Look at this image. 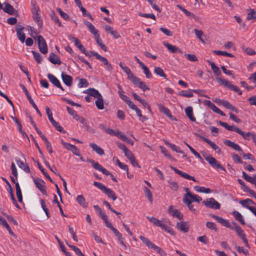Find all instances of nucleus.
<instances>
[{
  "label": "nucleus",
  "instance_id": "f257e3e1",
  "mask_svg": "<svg viewBox=\"0 0 256 256\" xmlns=\"http://www.w3.org/2000/svg\"><path fill=\"white\" fill-rule=\"evenodd\" d=\"M87 162L90 163L94 169L101 172L103 174H104L106 176H110L112 180H114L115 182H117V180L114 176V175L112 174H111L110 172L105 168L102 167L98 162H96L94 160H93L92 159H88Z\"/></svg>",
  "mask_w": 256,
  "mask_h": 256
},
{
  "label": "nucleus",
  "instance_id": "f03ea898",
  "mask_svg": "<svg viewBox=\"0 0 256 256\" xmlns=\"http://www.w3.org/2000/svg\"><path fill=\"white\" fill-rule=\"evenodd\" d=\"M202 156L212 168L220 169L224 172H226L225 168L223 167L215 158L205 152H202Z\"/></svg>",
  "mask_w": 256,
  "mask_h": 256
},
{
  "label": "nucleus",
  "instance_id": "7ed1b4c3",
  "mask_svg": "<svg viewBox=\"0 0 256 256\" xmlns=\"http://www.w3.org/2000/svg\"><path fill=\"white\" fill-rule=\"evenodd\" d=\"M94 185L102 191L108 198H112L113 200H116L117 197L116 196L114 192L111 189L106 187L102 183L98 182H94Z\"/></svg>",
  "mask_w": 256,
  "mask_h": 256
},
{
  "label": "nucleus",
  "instance_id": "20e7f679",
  "mask_svg": "<svg viewBox=\"0 0 256 256\" xmlns=\"http://www.w3.org/2000/svg\"><path fill=\"white\" fill-rule=\"evenodd\" d=\"M233 224L234 226H231L230 228L231 230H234L238 236L241 238L245 246L246 247H249V244L248 243V240L246 238V234H244L243 230L241 228L239 225L236 222H233Z\"/></svg>",
  "mask_w": 256,
  "mask_h": 256
},
{
  "label": "nucleus",
  "instance_id": "39448f33",
  "mask_svg": "<svg viewBox=\"0 0 256 256\" xmlns=\"http://www.w3.org/2000/svg\"><path fill=\"white\" fill-rule=\"evenodd\" d=\"M90 52L92 56H95L98 60L104 64L106 66V68L107 70L111 71L112 70V66L108 62V60L106 58L101 56L98 53L93 51H90Z\"/></svg>",
  "mask_w": 256,
  "mask_h": 256
},
{
  "label": "nucleus",
  "instance_id": "423d86ee",
  "mask_svg": "<svg viewBox=\"0 0 256 256\" xmlns=\"http://www.w3.org/2000/svg\"><path fill=\"white\" fill-rule=\"evenodd\" d=\"M34 38L38 40L40 52L44 54H46L48 52V46L44 38L42 36H38L37 37H34Z\"/></svg>",
  "mask_w": 256,
  "mask_h": 256
},
{
  "label": "nucleus",
  "instance_id": "0eeeda50",
  "mask_svg": "<svg viewBox=\"0 0 256 256\" xmlns=\"http://www.w3.org/2000/svg\"><path fill=\"white\" fill-rule=\"evenodd\" d=\"M34 182L36 187L40 190V192L45 196H47L46 186L45 182L40 178H34Z\"/></svg>",
  "mask_w": 256,
  "mask_h": 256
},
{
  "label": "nucleus",
  "instance_id": "6e6552de",
  "mask_svg": "<svg viewBox=\"0 0 256 256\" xmlns=\"http://www.w3.org/2000/svg\"><path fill=\"white\" fill-rule=\"evenodd\" d=\"M203 204L207 208L215 210H219L220 208V204L214 198H208L203 201Z\"/></svg>",
  "mask_w": 256,
  "mask_h": 256
},
{
  "label": "nucleus",
  "instance_id": "1a4fd4ad",
  "mask_svg": "<svg viewBox=\"0 0 256 256\" xmlns=\"http://www.w3.org/2000/svg\"><path fill=\"white\" fill-rule=\"evenodd\" d=\"M46 114L48 116V119H49L50 121V122L52 123V124L56 128V130L58 131H59L60 132H62L63 133H65V132L64 130L62 127L61 126H60L58 124V122H57L56 121H55L54 120V118H52V112H50V110L48 106L46 107Z\"/></svg>",
  "mask_w": 256,
  "mask_h": 256
},
{
  "label": "nucleus",
  "instance_id": "9d476101",
  "mask_svg": "<svg viewBox=\"0 0 256 256\" xmlns=\"http://www.w3.org/2000/svg\"><path fill=\"white\" fill-rule=\"evenodd\" d=\"M61 143L64 148L71 151L74 154L77 156H80V151L76 146L64 142L62 140Z\"/></svg>",
  "mask_w": 256,
  "mask_h": 256
},
{
  "label": "nucleus",
  "instance_id": "9b49d317",
  "mask_svg": "<svg viewBox=\"0 0 256 256\" xmlns=\"http://www.w3.org/2000/svg\"><path fill=\"white\" fill-rule=\"evenodd\" d=\"M218 123L220 125L222 126H224L228 130L235 132L238 134L240 133L242 134V130L240 128L236 127L234 125L230 126L227 123L222 122V121H219Z\"/></svg>",
  "mask_w": 256,
  "mask_h": 256
},
{
  "label": "nucleus",
  "instance_id": "f8f14e48",
  "mask_svg": "<svg viewBox=\"0 0 256 256\" xmlns=\"http://www.w3.org/2000/svg\"><path fill=\"white\" fill-rule=\"evenodd\" d=\"M170 168L176 174H179L182 177L186 179H187V180H192V181L196 182V180L195 179V178L194 176H191L188 174L177 169L176 168H175L173 166H170Z\"/></svg>",
  "mask_w": 256,
  "mask_h": 256
},
{
  "label": "nucleus",
  "instance_id": "ddd939ff",
  "mask_svg": "<svg viewBox=\"0 0 256 256\" xmlns=\"http://www.w3.org/2000/svg\"><path fill=\"white\" fill-rule=\"evenodd\" d=\"M209 216L211 218H214L222 226H226V228H231L232 226L228 220H225L222 217L216 216L214 214H210Z\"/></svg>",
  "mask_w": 256,
  "mask_h": 256
},
{
  "label": "nucleus",
  "instance_id": "4468645a",
  "mask_svg": "<svg viewBox=\"0 0 256 256\" xmlns=\"http://www.w3.org/2000/svg\"><path fill=\"white\" fill-rule=\"evenodd\" d=\"M48 78L50 81L56 88H60L62 91H64V88L62 86L59 80L53 74H48Z\"/></svg>",
  "mask_w": 256,
  "mask_h": 256
},
{
  "label": "nucleus",
  "instance_id": "2eb2a0df",
  "mask_svg": "<svg viewBox=\"0 0 256 256\" xmlns=\"http://www.w3.org/2000/svg\"><path fill=\"white\" fill-rule=\"evenodd\" d=\"M223 142L224 144L226 146H228L238 152H242V149L241 148L240 146L237 144H236L229 140H224Z\"/></svg>",
  "mask_w": 256,
  "mask_h": 256
},
{
  "label": "nucleus",
  "instance_id": "dca6fc26",
  "mask_svg": "<svg viewBox=\"0 0 256 256\" xmlns=\"http://www.w3.org/2000/svg\"><path fill=\"white\" fill-rule=\"evenodd\" d=\"M24 29V27L22 26H18L16 28V32L18 38L22 42H24L26 38L25 34L23 32Z\"/></svg>",
  "mask_w": 256,
  "mask_h": 256
},
{
  "label": "nucleus",
  "instance_id": "f3484780",
  "mask_svg": "<svg viewBox=\"0 0 256 256\" xmlns=\"http://www.w3.org/2000/svg\"><path fill=\"white\" fill-rule=\"evenodd\" d=\"M163 44L172 53H180L182 54V50L170 44H168L166 42H164Z\"/></svg>",
  "mask_w": 256,
  "mask_h": 256
},
{
  "label": "nucleus",
  "instance_id": "a211bd4d",
  "mask_svg": "<svg viewBox=\"0 0 256 256\" xmlns=\"http://www.w3.org/2000/svg\"><path fill=\"white\" fill-rule=\"evenodd\" d=\"M177 228L183 232H187L189 230V224L186 222H177Z\"/></svg>",
  "mask_w": 256,
  "mask_h": 256
},
{
  "label": "nucleus",
  "instance_id": "6ab92c4d",
  "mask_svg": "<svg viewBox=\"0 0 256 256\" xmlns=\"http://www.w3.org/2000/svg\"><path fill=\"white\" fill-rule=\"evenodd\" d=\"M168 211L172 216L176 217L179 220L182 219L183 215L179 210L176 209H174L173 206H171L169 207Z\"/></svg>",
  "mask_w": 256,
  "mask_h": 256
},
{
  "label": "nucleus",
  "instance_id": "aec40b11",
  "mask_svg": "<svg viewBox=\"0 0 256 256\" xmlns=\"http://www.w3.org/2000/svg\"><path fill=\"white\" fill-rule=\"evenodd\" d=\"M62 78L63 82L66 86H70L72 85V78L70 76L65 74L64 72H62Z\"/></svg>",
  "mask_w": 256,
  "mask_h": 256
},
{
  "label": "nucleus",
  "instance_id": "412c9836",
  "mask_svg": "<svg viewBox=\"0 0 256 256\" xmlns=\"http://www.w3.org/2000/svg\"><path fill=\"white\" fill-rule=\"evenodd\" d=\"M199 137L204 142L208 144L212 148L213 150H218V152H220V150L219 148V147L214 142H213L212 141H211L210 140L204 138L203 136H201L200 135H198Z\"/></svg>",
  "mask_w": 256,
  "mask_h": 256
},
{
  "label": "nucleus",
  "instance_id": "4be33fe9",
  "mask_svg": "<svg viewBox=\"0 0 256 256\" xmlns=\"http://www.w3.org/2000/svg\"><path fill=\"white\" fill-rule=\"evenodd\" d=\"M84 93L87 94L90 96H94V98H98L102 96L101 94L98 90L94 88H90L84 91Z\"/></svg>",
  "mask_w": 256,
  "mask_h": 256
},
{
  "label": "nucleus",
  "instance_id": "5701e85b",
  "mask_svg": "<svg viewBox=\"0 0 256 256\" xmlns=\"http://www.w3.org/2000/svg\"><path fill=\"white\" fill-rule=\"evenodd\" d=\"M242 178L247 182L254 184L256 186V174L253 176H249L246 172H242Z\"/></svg>",
  "mask_w": 256,
  "mask_h": 256
},
{
  "label": "nucleus",
  "instance_id": "b1692460",
  "mask_svg": "<svg viewBox=\"0 0 256 256\" xmlns=\"http://www.w3.org/2000/svg\"><path fill=\"white\" fill-rule=\"evenodd\" d=\"M146 218L152 223L154 226H158L160 228L164 227V224L162 223V220H159L154 217H150V216H147Z\"/></svg>",
  "mask_w": 256,
  "mask_h": 256
},
{
  "label": "nucleus",
  "instance_id": "393cba45",
  "mask_svg": "<svg viewBox=\"0 0 256 256\" xmlns=\"http://www.w3.org/2000/svg\"><path fill=\"white\" fill-rule=\"evenodd\" d=\"M84 24L86 25L90 32L94 35V37H96L97 35H99L98 34V30L95 28L94 25L90 22L85 20Z\"/></svg>",
  "mask_w": 256,
  "mask_h": 256
},
{
  "label": "nucleus",
  "instance_id": "a878e982",
  "mask_svg": "<svg viewBox=\"0 0 256 256\" xmlns=\"http://www.w3.org/2000/svg\"><path fill=\"white\" fill-rule=\"evenodd\" d=\"M185 112L188 118L192 122H196V118L193 115V110L192 106H188L185 109Z\"/></svg>",
  "mask_w": 256,
  "mask_h": 256
},
{
  "label": "nucleus",
  "instance_id": "bb28decb",
  "mask_svg": "<svg viewBox=\"0 0 256 256\" xmlns=\"http://www.w3.org/2000/svg\"><path fill=\"white\" fill-rule=\"evenodd\" d=\"M4 6L2 8L4 12L10 14H14V9L12 6L8 2H4Z\"/></svg>",
  "mask_w": 256,
  "mask_h": 256
},
{
  "label": "nucleus",
  "instance_id": "cd10ccee",
  "mask_svg": "<svg viewBox=\"0 0 256 256\" xmlns=\"http://www.w3.org/2000/svg\"><path fill=\"white\" fill-rule=\"evenodd\" d=\"M49 60L54 64H60L62 62L58 56L54 52L50 54Z\"/></svg>",
  "mask_w": 256,
  "mask_h": 256
},
{
  "label": "nucleus",
  "instance_id": "c85d7f7f",
  "mask_svg": "<svg viewBox=\"0 0 256 256\" xmlns=\"http://www.w3.org/2000/svg\"><path fill=\"white\" fill-rule=\"evenodd\" d=\"M186 196H188V199L191 202V203H192L194 202H200L202 200V198L196 194H186Z\"/></svg>",
  "mask_w": 256,
  "mask_h": 256
},
{
  "label": "nucleus",
  "instance_id": "c756f323",
  "mask_svg": "<svg viewBox=\"0 0 256 256\" xmlns=\"http://www.w3.org/2000/svg\"><path fill=\"white\" fill-rule=\"evenodd\" d=\"M232 214L234 216L235 219L239 222L242 224L244 225L245 222L242 216L238 211L232 212Z\"/></svg>",
  "mask_w": 256,
  "mask_h": 256
},
{
  "label": "nucleus",
  "instance_id": "7c9ffc66",
  "mask_svg": "<svg viewBox=\"0 0 256 256\" xmlns=\"http://www.w3.org/2000/svg\"><path fill=\"white\" fill-rule=\"evenodd\" d=\"M77 202L83 208H87L88 204L86 202L85 198L82 195H78L76 197Z\"/></svg>",
  "mask_w": 256,
  "mask_h": 256
},
{
  "label": "nucleus",
  "instance_id": "2f4dec72",
  "mask_svg": "<svg viewBox=\"0 0 256 256\" xmlns=\"http://www.w3.org/2000/svg\"><path fill=\"white\" fill-rule=\"evenodd\" d=\"M16 162L18 166L22 168L25 172L28 173L30 172V169L26 164L21 161L20 160L16 159Z\"/></svg>",
  "mask_w": 256,
  "mask_h": 256
},
{
  "label": "nucleus",
  "instance_id": "473e14b6",
  "mask_svg": "<svg viewBox=\"0 0 256 256\" xmlns=\"http://www.w3.org/2000/svg\"><path fill=\"white\" fill-rule=\"evenodd\" d=\"M216 102L228 110H231L233 107V106L226 100L218 99V100H216Z\"/></svg>",
  "mask_w": 256,
  "mask_h": 256
},
{
  "label": "nucleus",
  "instance_id": "72a5a7b5",
  "mask_svg": "<svg viewBox=\"0 0 256 256\" xmlns=\"http://www.w3.org/2000/svg\"><path fill=\"white\" fill-rule=\"evenodd\" d=\"M90 146L92 148V150L95 151L99 155H103L104 154V150L97 144L93 143L90 144Z\"/></svg>",
  "mask_w": 256,
  "mask_h": 256
},
{
  "label": "nucleus",
  "instance_id": "f704fd0d",
  "mask_svg": "<svg viewBox=\"0 0 256 256\" xmlns=\"http://www.w3.org/2000/svg\"><path fill=\"white\" fill-rule=\"evenodd\" d=\"M240 204L244 208L248 209V208H252V206H249L248 204H254L255 203L250 199L246 198L244 200H242L240 201Z\"/></svg>",
  "mask_w": 256,
  "mask_h": 256
},
{
  "label": "nucleus",
  "instance_id": "c9c22d12",
  "mask_svg": "<svg viewBox=\"0 0 256 256\" xmlns=\"http://www.w3.org/2000/svg\"><path fill=\"white\" fill-rule=\"evenodd\" d=\"M208 64L210 65L211 68L217 76H220L221 75L222 72L219 68L218 67L214 62H212L210 60H208Z\"/></svg>",
  "mask_w": 256,
  "mask_h": 256
},
{
  "label": "nucleus",
  "instance_id": "e433bc0d",
  "mask_svg": "<svg viewBox=\"0 0 256 256\" xmlns=\"http://www.w3.org/2000/svg\"><path fill=\"white\" fill-rule=\"evenodd\" d=\"M16 190L18 200L20 202H22V194L18 182L16 183Z\"/></svg>",
  "mask_w": 256,
  "mask_h": 256
},
{
  "label": "nucleus",
  "instance_id": "4c0bfd02",
  "mask_svg": "<svg viewBox=\"0 0 256 256\" xmlns=\"http://www.w3.org/2000/svg\"><path fill=\"white\" fill-rule=\"evenodd\" d=\"M194 188L197 192L205 194H209L211 192V190L210 188H206L203 186H196L194 187Z\"/></svg>",
  "mask_w": 256,
  "mask_h": 256
},
{
  "label": "nucleus",
  "instance_id": "58836bf2",
  "mask_svg": "<svg viewBox=\"0 0 256 256\" xmlns=\"http://www.w3.org/2000/svg\"><path fill=\"white\" fill-rule=\"evenodd\" d=\"M154 72L157 75L164 78H166V75L164 72L163 70L160 68L155 66L154 70Z\"/></svg>",
  "mask_w": 256,
  "mask_h": 256
},
{
  "label": "nucleus",
  "instance_id": "ea45409f",
  "mask_svg": "<svg viewBox=\"0 0 256 256\" xmlns=\"http://www.w3.org/2000/svg\"><path fill=\"white\" fill-rule=\"evenodd\" d=\"M216 80L220 84L228 88L229 89L230 86L232 84L230 82L228 81V80L223 79L221 78H216Z\"/></svg>",
  "mask_w": 256,
  "mask_h": 256
},
{
  "label": "nucleus",
  "instance_id": "a19ab883",
  "mask_svg": "<svg viewBox=\"0 0 256 256\" xmlns=\"http://www.w3.org/2000/svg\"><path fill=\"white\" fill-rule=\"evenodd\" d=\"M165 144L170 148L172 150L175 151L178 153H183V152L180 150V148L178 147L176 145L172 144L168 142H165Z\"/></svg>",
  "mask_w": 256,
  "mask_h": 256
},
{
  "label": "nucleus",
  "instance_id": "79ce46f5",
  "mask_svg": "<svg viewBox=\"0 0 256 256\" xmlns=\"http://www.w3.org/2000/svg\"><path fill=\"white\" fill-rule=\"evenodd\" d=\"M96 40L98 44L100 46V48L104 50V52L107 51L106 46L102 43V40L100 38V34L97 35L96 37H94Z\"/></svg>",
  "mask_w": 256,
  "mask_h": 256
},
{
  "label": "nucleus",
  "instance_id": "37998d69",
  "mask_svg": "<svg viewBox=\"0 0 256 256\" xmlns=\"http://www.w3.org/2000/svg\"><path fill=\"white\" fill-rule=\"evenodd\" d=\"M183 202L187 206L190 210L193 213L196 214V210L194 208V205L191 203V202L186 198L184 200H182Z\"/></svg>",
  "mask_w": 256,
  "mask_h": 256
},
{
  "label": "nucleus",
  "instance_id": "c03bdc74",
  "mask_svg": "<svg viewBox=\"0 0 256 256\" xmlns=\"http://www.w3.org/2000/svg\"><path fill=\"white\" fill-rule=\"evenodd\" d=\"M140 238L148 248H152L154 246V244L144 236H140Z\"/></svg>",
  "mask_w": 256,
  "mask_h": 256
},
{
  "label": "nucleus",
  "instance_id": "a18cd8bd",
  "mask_svg": "<svg viewBox=\"0 0 256 256\" xmlns=\"http://www.w3.org/2000/svg\"><path fill=\"white\" fill-rule=\"evenodd\" d=\"M106 226L110 228L114 233V234L116 235V236H118L119 235L120 233L116 228H114L111 222L108 221V220L104 222Z\"/></svg>",
  "mask_w": 256,
  "mask_h": 256
},
{
  "label": "nucleus",
  "instance_id": "49530a36",
  "mask_svg": "<svg viewBox=\"0 0 256 256\" xmlns=\"http://www.w3.org/2000/svg\"><path fill=\"white\" fill-rule=\"evenodd\" d=\"M213 52L218 56H228L230 58H233L234 56L232 54L228 53L225 51H221L218 50H214L213 51Z\"/></svg>",
  "mask_w": 256,
  "mask_h": 256
},
{
  "label": "nucleus",
  "instance_id": "de8ad7c7",
  "mask_svg": "<svg viewBox=\"0 0 256 256\" xmlns=\"http://www.w3.org/2000/svg\"><path fill=\"white\" fill-rule=\"evenodd\" d=\"M96 105L98 109L102 110L104 108V100L102 96L97 98L95 102Z\"/></svg>",
  "mask_w": 256,
  "mask_h": 256
},
{
  "label": "nucleus",
  "instance_id": "09e8293b",
  "mask_svg": "<svg viewBox=\"0 0 256 256\" xmlns=\"http://www.w3.org/2000/svg\"><path fill=\"white\" fill-rule=\"evenodd\" d=\"M106 132L111 136H116L120 138V135L122 134V132L118 130L115 131L114 130H112L110 128H107L106 130Z\"/></svg>",
  "mask_w": 256,
  "mask_h": 256
},
{
  "label": "nucleus",
  "instance_id": "8fccbe9b",
  "mask_svg": "<svg viewBox=\"0 0 256 256\" xmlns=\"http://www.w3.org/2000/svg\"><path fill=\"white\" fill-rule=\"evenodd\" d=\"M120 138L122 141L126 142L127 143L130 144L132 146L134 145V142H133V140L128 138L124 134L122 133V134L120 135Z\"/></svg>",
  "mask_w": 256,
  "mask_h": 256
},
{
  "label": "nucleus",
  "instance_id": "3c124183",
  "mask_svg": "<svg viewBox=\"0 0 256 256\" xmlns=\"http://www.w3.org/2000/svg\"><path fill=\"white\" fill-rule=\"evenodd\" d=\"M144 72L146 74V76L148 78H151L152 77V76L150 72L149 69L144 64L142 66H141Z\"/></svg>",
  "mask_w": 256,
  "mask_h": 256
},
{
  "label": "nucleus",
  "instance_id": "603ef678",
  "mask_svg": "<svg viewBox=\"0 0 256 256\" xmlns=\"http://www.w3.org/2000/svg\"><path fill=\"white\" fill-rule=\"evenodd\" d=\"M144 194L150 202H152V196L150 190L146 186H144Z\"/></svg>",
  "mask_w": 256,
  "mask_h": 256
},
{
  "label": "nucleus",
  "instance_id": "864d4df0",
  "mask_svg": "<svg viewBox=\"0 0 256 256\" xmlns=\"http://www.w3.org/2000/svg\"><path fill=\"white\" fill-rule=\"evenodd\" d=\"M0 224H2L7 229V230L8 231L10 234L11 236H15V234L12 231L10 227V226L8 225V224L7 222L6 221V220L5 219Z\"/></svg>",
  "mask_w": 256,
  "mask_h": 256
},
{
  "label": "nucleus",
  "instance_id": "5fc2aeb1",
  "mask_svg": "<svg viewBox=\"0 0 256 256\" xmlns=\"http://www.w3.org/2000/svg\"><path fill=\"white\" fill-rule=\"evenodd\" d=\"M242 49L243 51L246 53L248 55L252 56L254 55L256 53L255 50L250 48L242 46Z\"/></svg>",
  "mask_w": 256,
  "mask_h": 256
},
{
  "label": "nucleus",
  "instance_id": "6e6d98bb",
  "mask_svg": "<svg viewBox=\"0 0 256 256\" xmlns=\"http://www.w3.org/2000/svg\"><path fill=\"white\" fill-rule=\"evenodd\" d=\"M256 18V10L250 9V12H248L246 19L250 20Z\"/></svg>",
  "mask_w": 256,
  "mask_h": 256
},
{
  "label": "nucleus",
  "instance_id": "4d7b16f0",
  "mask_svg": "<svg viewBox=\"0 0 256 256\" xmlns=\"http://www.w3.org/2000/svg\"><path fill=\"white\" fill-rule=\"evenodd\" d=\"M194 34L203 43H204V40L202 38V36L204 35V32L202 30H198V29L194 30Z\"/></svg>",
  "mask_w": 256,
  "mask_h": 256
},
{
  "label": "nucleus",
  "instance_id": "13d9d810",
  "mask_svg": "<svg viewBox=\"0 0 256 256\" xmlns=\"http://www.w3.org/2000/svg\"><path fill=\"white\" fill-rule=\"evenodd\" d=\"M42 139L44 142L46 148L48 149V152L50 154H52L53 152H52V148L50 143L48 142V139L46 138L45 136H43Z\"/></svg>",
  "mask_w": 256,
  "mask_h": 256
},
{
  "label": "nucleus",
  "instance_id": "bf43d9fd",
  "mask_svg": "<svg viewBox=\"0 0 256 256\" xmlns=\"http://www.w3.org/2000/svg\"><path fill=\"white\" fill-rule=\"evenodd\" d=\"M128 78L136 85H138L140 81V79L135 76L133 73Z\"/></svg>",
  "mask_w": 256,
  "mask_h": 256
},
{
  "label": "nucleus",
  "instance_id": "052dcab7",
  "mask_svg": "<svg viewBox=\"0 0 256 256\" xmlns=\"http://www.w3.org/2000/svg\"><path fill=\"white\" fill-rule=\"evenodd\" d=\"M32 18H33L35 22H38V26L41 28L42 27V22H40V14H32Z\"/></svg>",
  "mask_w": 256,
  "mask_h": 256
},
{
  "label": "nucleus",
  "instance_id": "680f3d73",
  "mask_svg": "<svg viewBox=\"0 0 256 256\" xmlns=\"http://www.w3.org/2000/svg\"><path fill=\"white\" fill-rule=\"evenodd\" d=\"M155 250L161 256H166V253L160 248L154 244V246L152 248Z\"/></svg>",
  "mask_w": 256,
  "mask_h": 256
},
{
  "label": "nucleus",
  "instance_id": "e2e57ef3",
  "mask_svg": "<svg viewBox=\"0 0 256 256\" xmlns=\"http://www.w3.org/2000/svg\"><path fill=\"white\" fill-rule=\"evenodd\" d=\"M88 85V82L86 79L80 78L78 86L79 88L86 87Z\"/></svg>",
  "mask_w": 256,
  "mask_h": 256
},
{
  "label": "nucleus",
  "instance_id": "0e129e2a",
  "mask_svg": "<svg viewBox=\"0 0 256 256\" xmlns=\"http://www.w3.org/2000/svg\"><path fill=\"white\" fill-rule=\"evenodd\" d=\"M186 145L188 148L190 152L198 158H199L200 160H202V158L201 157L200 155L196 152L186 142Z\"/></svg>",
  "mask_w": 256,
  "mask_h": 256
},
{
  "label": "nucleus",
  "instance_id": "69168bd1",
  "mask_svg": "<svg viewBox=\"0 0 256 256\" xmlns=\"http://www.w3.org/2000/svg\"><path fill=\"white\" fill-rule=\"evenodd\" d=\"M180 96L186 97V98H191L192 97L194 94L190 91H186L183 90L179 93Z\"/></svg>",
  "mask_w": 256,
  "mask_h": 256
},
{
  "label": "nucleus",
  "instance_id": "338daca9",
  "mask_svg": "<svg viewBox=\"0 0 256 256\" xmlns=\"http://www.w3.org/2000/svg\"><path fill=\"white\" fill-rule=\"evenodd\" d=\"M169 186L170 188L175 191H176L178 190V184L177 182L174 181H170L168 182Z\"/></svg>",
  "mask_w": 256,
  "mask_h": 256
},
{
  "label": "nucleus",
  "instance_id": "774afa93",
  "mask_svg": "<svg viewBox=\"0 0 256 256\" xmlns=\"http://www.w3.org/2000/svg\"><path fill=\"white\" fill-rule=\"evenodd\" d=\"M32 52L33 54L34 58L35 60H36V62L38 64L41 63L42 60H41L40 54L38 52H36L33 50L32 51Z\"/></svg>",
  "mask_w": 256,
  "mask_h": 256
}]
</instances>
